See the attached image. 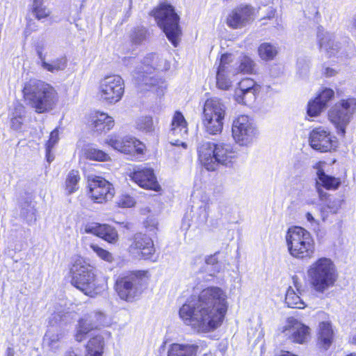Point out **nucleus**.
Returning a JSON list of instances; mask_svg holds the SVG:
<instances>
[{
    "instance_id": "1",
    "label": "nucleus",
    "mask_w": 356,
    "mask_h": 356,
    "mask_svg": "<svg viewBox=\"0 0 356 356\" xmlns=\"http://www.w3.org/2000/svg\"><path fill=\"white\" fill-rule=\"evenodd\" d=\"M227 309V295L219 287H208L198 296L189 298L179 314L184 323L197 332H207L219 327Z\"/></svg>"
},
{
    "instance_id": "2",
    "label": "nucleus",
    "mask_w": 356,
    "mask_h": 356,
    "mask_svg": "<svg viewBox=\"0 0 356 356\" xmlns=\"http://www.w3.org/2000/svg\"><path fill=\"white\" fill-rule=\"evenodd\" d=\"M22 92L24 101L39 114L51 111L59 99L56 89L42 80L31 79L26 82Z\"/></svg>"
},
{
    "instance_id": "3",
    "label": "nucleus",
    "mask_w": 356,
    "mask_h": 356,
    "mask_svg": "<svg viewBox=\"0 0 356 356\" xmlns=\"http://www.w3.org/2000/svg\"><path fill=\"white\" fill-rule=\"evenodd\" d=\"M157 26L165 33L168 40L177 47L181 35L180 17L175 7L168 1H160L149 13Z\"/></svg>"
},
{
    "instance_id": "4",
    "label": "nucleus",
    "mask_w": 356,
    "mask_h": 356,
    "mask_svg": "<svg viewBox=\"0 0 356 356\" xmlns=\"http://www.w3.org/2000/svg\"><path fill=\"white\" fill-rule=\"evenodd\" d=\"M307 274L311 286L321 293L333 287L338 279L334 262L327 257H321L312 262L307 268Z\"/></svg>"
},
{
    "instance_id": "5",
    "label": "nucleus",
    "mask_w": 356,
    "mask_h": 356,
    "mask_svg": "<svg viewBox=\"0 0 356 356\" xmlns=\"http://www.w3.org/2000/svg\"><path fill=\"white\" fill-rule=\"evenodd\" d=\"M70 272L72 284L90 297H95L104 290V284L97 282L95 268L83 261L77 259Z\"/></svg>"
},
{
    "instance_id": "6",
    "label": "nucleus",
    "mask_w": 356,
    "mask_h": 356,
    "mask_svg": "<svg viewBox=\"0 0 356 356\" xmlns=\"http://www.w3.org/2000/svg\"><path fill=\"white\" fill-rule=\"evenodd\" d=\"M286 243L289 254L294 258L308 260L314 257L315 242L312 234L301 227H293L288 229Z\"/></svg>"
},
{
    "instance_id": "7",
    "label": "nucleus",
    "mask_w": 356,
    "mask_h": 356,
    "mask_svg": "<svg viewBox=\"0 0 356 356\" xmlns=\"http://www.w3.org/2000/svg\"><path fill=\"white\" fill-rule=\"evenodd\" d=\"M226 108L220 99L208 98L204 104L202 121L207 133L211 135L220 134L223 129V120Z\"/></svg>"
},
{
    "instance_id": "8",
    "label": "nucleus",
    "mask_w": 356,
    "mask_h": 356,
    "mask_svg": "<svg viewBox=\"0 0 356 356\" xmlns=\"http://www.w3.org/2000/svg\"><path fill=\"white\" fill-rule=\"evenodd\" d=\"M355 111L356 98L353 97L341 99L329 110L328 119L334 124L337 133L341 137H345L346 127Z\"/></svg>"
},
{
    "instance_id": "9",
    "label": "nucleus",
    "mask_w": 356,
    "mask_h": 356,
    "mask_svg": "<svg viewBox=\"0 0 356 356\" xmlns=\"http://www.w3.org/2000/svg\"><path fill=\"white\" fill-rule=\"evenodd\" d=\"M124 93V82L120 76L108 74L99 81L97 95L102 101L108 104H116L122 99Z\"/></svg>"
},
{
    "instance_id": "10",
    "label": "nucleus",
    "mask_w": 356,
    "mask_h": 356,
    "mask_svg": "<svg viewBox=\"0 0 356 356\" xmlns=\"http://www.w3.org/2000/svg\"><path fill=\"white\" fill-rule=\"evenodd\" d=\"M146 275V271L138 270L118 278L115 288L119 297L126 301H133L140 293V286Z\"/></svg>"
},
{
    "instance_id": "11",
    "label": "nucleus",
    "mask_w": 356,
    "mask_h": 356,
    "mask_svg": "<svg viewBox=\"0 0 356 356\" xmlns=\"http://www.w3.org/2000/svg\"><path fill=\"white\" fill-rule=\"evenodd\" d=\"M154 55L144 58L140 65L134 71V80L139 87L147 89L159 85V79Z\"/></svg>"
},
{
    "instance_id": "12",
    "label": "nucleus",
    "mask_w": 356,
    "mask_h": 356,
    "mask_svg": "<svg viewBox=\"0 0 356 356\" xmlns=\"http://www.w3.org/2000/svg\"><path fill=\"white\" fill-rule=\"evenodd\" d=\"M257 134L253 120L247 115H240L233 120L232 134L240 145H247Z\"/></svg>"
},
{
    "instance_id": "13",
    "label": "nucleus",
    "mask_w": 356,
    "mask_h": 356,
    "mask_svg": "<svg viewBox=\"0 0 356 356\" xmlns=\"http://www.w3.org/2000/svg\"><path fill=\"white\" fill-rule=\"evenodd\" d=\"M127 251L136 259H152L156 250L151 237L142 233L136 234L130 240Z\"/></svg>"
},
{
    "instance_id": "14",
    "label": "nucleus",
    "mask_w": 356,
    "mask_h": 356,
    "mask_svg": "<svg viewBox=\"0 0 356 356\" xmlns=\"http://www.w3.org/2000/svg\"><path fill=\"white\" fill-rule=\"evenodd\" d=\"M309 142L312 149L321 153L334 152L339 145L337 138L322 127H316L310 131Z\"/></svg>"
},
{
    "instance_id": "15",
    "label": "nucleus",
    "mask_w": 356,
    "mask_h": 356,
    "mask_svg": "<svg viewBox=\"0 0 356 356\" xmlns=\"http://www.w3.org/2000/svg\"><path fill=\"white\" fill-rule=\"evenodd\" d=\"M325 162H318L314 165L316 172V184L315 187L318 195L320 200H326L329 196V193L323 190L336 191L341 184V180L339 177H335L328 175L325 172Z\"/></svg>"
},
{
    "instance_id": "16",
    "label": "nucleus",
    "mask_w": 356,
    "mask_h": 356,
    "mask_svg": "<svg viewBox=\"0 0 356 356\" xmlns=\"http://www.w3.org/2000/svg\"><path fill=\"white\" fill-rule=\"evenodd\" d=\"M255 9L248 3H241L234 8L226 17L225 22L232 29L246 26L254 19Z\"/></svg>"
},
{
    "instance_id": "17",
    "label": "nucleus",
    "mask_w": 356,
    "mask_h": 356,
    "mask_svg": "<svg viewBox=\"0 0 356 356\" xmlns=\"http://www.w3.org/2000/svg\"><path fill=\"white\" fill-rule=\"evenodd\" d=\"M104 319V315L102 312H92L83 316L76 326L75 340L78 342L85 340L89 332L100 328Z\"/></svg>"
},
{
    "instance_id": "18",
    "label": "nucleus",
    "mask_w": 356,
    "mask_h": 356,
    "mask_svg": "<svg viewBox=\"0 0 356 356\" xmlns=\"http://www.w3.org/2000/svg\"><path fill=\"white\" fill-rule=\"evenodd\" d=\"M106 143L119 152L131 154H144L146 150L145 145L133 137L119 138L111 135L106 140Z\"/></svg>"
},
{
    "instance_id": "19",
    "label": "nucleus",
    "mask_w": 356,
    "mask_h": 356,
    "mask_svg": "<svg viewBox=\"0 0 356 356\" xmlns=\"http://www.w3.org/2000/svg\"><path fill=\"white\" fill-rule=\"evenodd\" d=\"M261 90L262 86L253 79L245 77L238 83L234 98L238 104H247L248 102L255 100Z\"/></svg>"
},
{
    "instance_id": "20",
    "label": "nucleus",
    "mask_w": 356,
    "mask_h": 356,
    "mask_svg": "<svg viewBox=\"0 0 356 356\" xmlns=\"http://www.w3.org/2000/svg\"><path fill=\"white\" fill-rule=\"evenodd\" d=\"M88 188L90 197L96 203H103L113 198L114 188L111 183L101 177H90Z\"/></svg>"
},
{
    "instance_id": "21",
    "label": "nucleus",
    "mask_w": 356,
    "mask_h": 356,
    "mask_svg": "<svg viewBox=\"0 0 356 356\" xmlns=\"http://www.w3.org/2000/svg\"><path fill=\"white\" fill-rule=\"evenodd\" d=\"M282 332L292 342L303 344L309 341L311 330L306 325L296 319H289L284 326Z\"/></svg>"
},
{
    "instance_id": "22",
    "label": "nucleus",
    "mask_w": 356,
    "mask_h": 356,
    "mask_svg": "<svg viewBox=\"0 0 356 356\" xmlns=\"http://www.w3.org/2000/svg\"><path fill=\"white\" fill-rule=\"evenodd\" d=\"M86 124L92 131L102 134L111 130L114 127L115 122L108 114L99 111H94L87 115Z\"/></svg>"
},
{
    "instance_id": "23",
    "label": "nucleus",
    "mask_w": 356,
    "mask_h": 356,
    "mask_svg": "<svg viewBox=\"0 0 356 356\" xmlns=\"http://www.w3.org/2000/svg\"><path fill=\"white\" fill-rule=\"evenodd\" d=\"M130 177L135 183L142 188L156 192L161 190V187L156 180L154 171L151 168L135 170Z\"/></svg>"
},
{
    "instance_id": "24",
    "label": "nucleus",
    "mask_w": 356,
    "mask_h": 356,
    "mask_svg": "<svg viewBox=\"0 0 356 356\" xmlns=\"http://www.w3.org/2000/svg\"><path fill=\"white\" fill-rule=\"evenodd\" d=\"M198 156H227L234 152L232 145L227 143L202 141L197 147Z\"/></svg>"
},
{
    "instance_id": "25",
    "label": "nucleus",
    "mask_w": 356,
    "mask_h": 356,
    "mask_svg": "<svg viewBox=\"0 0 356 356\" xmlns=\"http://www.w3.org/2000/svg\"><path fill=\"white\" fill-rule=\"evenodd\" d=\"M110 337L111 333L104 330L91 337L86 346L85 356H102L105 347V339Z\"/></svg>"
},
{
    "instance_id": "26",
    "label": "nucleus",
    "mask_w": 356,
    "mask_h": 356,
    "mask_svg": "<svg viewBox=\"0 0 356 356\" xmlns=\"http://www.w3.org/2000/svg\"><path fill=\"white\" fill-rule=\"evenodd\" d=\"M64 335V331L60 327L51 326L47 330L43 338V346L56 351L60 348V343Z\"/></svg>"
},
{
    "instance_id": "27",
    "label": "nucleus",
    "mask_w": 356,
    "mask_h": 356,
    "mask_svg": "<svg viewBox=\"0 0 356 356\" xmlns=\"http://www.w3.org/2000/svg\"><path fill=\"white\" fill-rule=\"evenodd\" d=\"M170 131L173 135L184 136L188 133V123L181 111L175 112L170 125Z\"/></svg>"
},
{
    "instance_id": "28",
    "label": "nucleus",
    "mask_w": 356,
    "mask_h": 356,
    "mask_svg": "<svg viewBox=\"0 0 356 356\" xmlns=\"http://www.w3.org/2000/svg\"><path fill=\"white\" fill-rule=\"evenodd\" d=\"M197 348L192 344L173 343L168 350V356H196Z\"/></svg>"
},
{
    "instance_id": "29",
    "label": "nucleus",
    "mask_w": 356,
    "mask_h": 356,
    "mask_svg": "<svg viewBox=\"0 0 356 356\" xmlns=\"http://www.w3.org/2000/svg\"><path fill=\"white\" fill-rule=\"evenodd\" d=\"M333 331L328 322H321L319 324L318 344L327 350L332 342Z\"/></svg>"
},
{
    "instance_id": "30",
    "label": "nucleus",
    "mask_w": 356,
    "mask_h": 356,
    "mask_svg": "<svg viewBox=\"0 0 356 356\" xmlns=\"http://www.w3.org/2000/svg\"><path fill=\"white\" fill-rule=\"evenodd\" d=\"M36 209L35 205L29 199H24L20 202V216L29 225L36 221Z\"/></svg>"
},
{
    "instance_id": "31",
    "label": "nucleus",
    "mask_w": 356,
    "mask_h": 356,
    "mask_svg": "<svg viewBox=\"0 0 356 356\" xmlns=\"http://www.w3.org/2000/svg\"><path fill=\"white\" fill-rule=\"evenodd\" d=\"M200 163L209 171H213L220 165L232 166L229 157H199Z\"/></svg>"
},
{
    "instance_id": "32",
    "label": "nucleus",
    "mask_w": 356,
    "mask_h": 356,
    "mask_svg": "<svg viewBox=\"0 0 356 356\" xmlns=\"http://www.w3.org/2000/svg\"><path fill=\"white\" fill-rule=\"evenodd\" d=\"M295 287L298 293H296L295 290L290 286L286 293L285 302L289 307L303 309L305 307V303L303 302L300 297V293L299 291L298 286L296 282H294Z\"/></svg>"
},
{
    "instance_id": "33",
    "label": "nucleus",
    "mask_w": 356,
    "mask_h": 356,
    "mask_svg": "<svg viewBox=\"0 0 356 356\" xmlns=\"http://www.w3.org/2000/svg\"><path fill=\"white\" fill-rule=\"evenodd\" d=\"M238 72L243 74H257L254 60L249 55L243 54L238 58Z\"/></svg>"
},
{
    "instance_id": "34",
    "label": "nucleus",
    "mask_w": 356,
    "mask_h": 356,
    "mask_svg": "<svg viewBox=\"0 0 356 356\" xmlns=\"http://www.w3.org/2000/svg\"><path fill=\"white\" fill-rule=\"evenodd\" d=\"M278 51L275 46L270 42H263L258 47V55L263 60H273L277 55Z\"/></svg>"
},
{
    "instance_id": "35",
    "label": "nucleus",
    "mask_w": 356,
    "mask_h": 356,
    "mask_svg": "<svg viewBox=\"0 0 356 356\" xmlns=\"http://www.w3.org/2000/svg\"><path fill=\"white\" fill-rule=\"evenodd\" d=\"M31 11L36 19L42 20L51 15V11L44 5V0H33Z\"/></svg>"
},
{
    "instance_id": "36",
    "label": "nucleus",
    "mask_w": 356,
    "mask_h": 356,
    "mask_svg": "<svg viewBox=\"0 0 356 356\" xmlns=\"http://www.w3.org/2000/svg\"><path fill=\"white\" fill-rule=\"evenodd\" d=\"M135 128L142 133H151L154 131L152 117L149 115L140 116L135 122Z\"/></svg>"
},
{
    "instance_id": "37",
    "label": "nucleus",
    "mask_w": 356,
    "mask_h": 356,
    "mask_svg": "<svg viewBox=\"0 0 356 356\" xmlns=\"http://www.w3.org/2000/svg\"><path fill=\"white\" fill-rule=\"evenodd\" d=\"M67 65V59L65 56L56 58L51 63L47 62L42 63V68L51 73L64 70Z\"/></svg>"
},
{
    "instance_id": "38",
    "label": "nucleus",
    "mask_w": 356,
    "mask_h": 356,
    "mask_svg": "<svg viewBox=\"0 0 356 356\" xmlns=\"http://www.w3.org/2000/svg\"><path fill=\"white\" fill-rule=\"evenodd\" d=\"M79 180L80 176L78 171L70 172L65 181V189L68 194H72L77 191Z\"/></svg>"
},
{
    "instance_id": "39",
    "label": "nucleus",
    "mask_w": 356,
    "mask_h": 356,
    "mask_svg": "<svg viewBox=\"0 0 356 356\" xmlns=\"http://www.w3.org/2000/svg\"><path fill=\"white\" fill-rule=\"evenodd\" d=\"M99 237L110 243H114L118 239V234L115 229L113 227L106 224H102L101 234Z\"/></svg>"
},
{
    "instance_id": "40",
    "label": "nucleus",
    "mask_w": 356,
    "mask_h": 356,
    "mask_svg": "<svg viewBox=\"0 0 356 356\" xmlns=\"http://www.w3.org/2000/svg\"><path fill=\"white\" fill-rule=\"evenodd\" d=\"M59 141V132L57 129L51 131L49 139L45 143V156H51L52 150Z\"/></svg>"
},
{
    "instance_id": "41",
    "label": "nucleus",
    "mask_w": 356,
    "mask_h": 356,
    "mask_svg": "<svg viewBox=\"0 0 356 356\" xmlns=\"http://www.w3.org/2000/svg\"><path fill=\"white\" fill-rule=\"evenodd\" d=\"M324 108L325 106L315 97L308 102L307 113L311 117H316L321 113Z\"/></svg>"
},
{
    "instance_id": "42",
    "label": "nucleus",
    "mask_w": 356,
    "mask_h": 356,
    "mask_svg": "<svg viewBox=\"0 0 356 356\" xmlns=\"http://www.w3.org/2000/svg\"><path fill=\"white\" fill-rule=\"evenodd\" d=\"M232 62V60L231 54H222L219 59L216 73H228L229 67H230Z\"/></svg>"
},
{
    "instance_id": "43",
    "label": "nucleus",
    "mask_w": 356,
    "mask_h": 356,
    "mask_svg": "<svg viewBox=\"0 0 356 356\" xmlns=\"http://www.w3.org/2000/svg\"><path fill=\"white\" fill-rule=\"evenodd\" d=\"M323 201H325V207L333 214L337 213L341 207L342 201L338 198L331 197L330 194L327 199Z\"/></svg>"
},
{
    "instance_id": "44",
    "label": "nucleus",
    "mask_w": 356,
    "mask_h": 356,
    "mask_svg": "<svg viewBox=\"0 0 356 356\" xmlns=\"http://www.w3.org/2000/svg\"><path fill=\"white\" fill-rule=\"evenodd\" d=\"M89 247L102 259L109 263H111L113 261V257L111 253L108 251L102 248L95 243H90Z\"/></svg>"
},
{
    "instance_id": "45",
    "label": "nucleus",
    "mask_w": 356,
    "mask_h": 356,
    "mask_svg": "<svg viewBox=\"0 0 356 356\" xmlns=\"http://www.w3.org/2000/svg\"><path fill=\"white\" fill-rule=\"evenodd\" d=\"M334 97V90L331 88H325L318 94L316 98L317 100L320 101L322 105L325 108L328 102L331 101Z\"/></svg>"
},
{
    "instance_id": "46",
    "label": "nucleus",
    "mask_w": 356,
    "mask_h": 356,
    "mask_svg": "<svg viewBox=\"0 0 356 356\" xmlns=\"http://www.w3.org/2000/svg\"><path fill=\"white\" fill-rule=\"evenodd\" d=\"M216 85L220 89L228 90L232 85L228 73H216Z\"/></svg>"
},
{
    "instance_id": "47",
    "label": "nucleus",
    "mask_w": 356,
    "mask_h": 356,
    "mask_svg": "<svg viewBox=\"0 0 356 356\" xmlns=\"http://www.w3.org/2000/svg\"><path fill=\"white\" fill-rule=\"evenodd\" d=\"M102 225L97 222L88 223L84 226V232L99 236L101 234Z\"/></svg>"
},
{
    "instance_id": "48",
    "label": "nucleus",
    "mask_w": 356,
    "mask_h": 356,
    "mask_svg": "<svg viewBox=\"0 0 356 356\" xmlns=\"http://www.w3.org/2000/svg\"><path fill=\"white\" fill-rule=\"evenodd\" d=\"M117 204L120 207L128 208L133 207L135 201L131 196L123 195L120 197Z\"/></svg>"
},
{
    "instance_id": "49",
    "label": "nucleus",
    "mask_w": 356,
    "mask_h": 356,
    "mask_svg": "<svg viewBox=\"0 0 356 356\" xmlns=\"http://www.w3.org/2000/svg\"><path fill=\"white\" fill-rule=\"evenodd\" d=\"M218 252H216L215 254L208 256L205 259V262L208 265L215 266L216 270L217 272H219L220 268L218 266V259L217 257V254Z\"/></svg>"
},
{
    "instance_id": "50",
    "label": "nucleus",
    "mask_w": 356,
    "mask_h": 356,
    "mask_svg": "<svg viewBox=\"0 0 356 356\" xmlns=\"http://www.w3.org/2000/svg\"><path fill=\"white\" fill-rule=\"evenodd\" d=\"M37 30H38V26L35 24V23L32 19H29L27 22L26 26L24 29L25 37H28L33 32H34Z\"/></svg>"
},
{
    "instance_id": "51",
    "label": "nucleus",
    "mask_w": 356,
    "mask_h": 356,
    "mask_svg": "<svg viewBox=\"0 0 356 356\" xmlns=\"http://www.w3.org/2000/svg\"><path fill=\"white\" fill-rule=\"evenodd\" d=\"M157 224L154 219L149 218L145 222V226L149 232H154L157 229Z\"/></svg>"
},
{
    "instance_id": "52",
    "label": "nucleus",
    "mask_w": 356,
    "mask_h": 356,
    "mask_svg": "<svg viewBox=\"0 0 356 356\" xmlns=\"http://www.w3.org/2000/svg\"><path fill=\"white\" fill-rule=\"evenodd\" d=\"M22 119V116H15L12 118L11 119V125L15 129L20 128L22 122L20 121Z\"/></svg>"
},
{
    "instance_id": "53",
    "label": "nucleus",
    "mask_w": 356,
    "mask_h": 356,
    "mask_svg": "<svg viewBox=\"0 0 356 356\" xmlns=\"http://www.w3.org/2000/svg\"><path fill=\"white\" fill-rule=\"evenodd\" d=\"M335 72H336L334 70L330 68V67H327V68H325L324 73H325V76H332L335 74Z\"/></svg>"
},
{
    "instance_id": "54",
    "label": "nucleus",
    "mask_w": 356,
    "mask_h": 356,
    "mask_svg": "<svg viewBox=\"0 0 356 356\" xmlns=\"http://www.w3.org/2000/svg\"><path fill=\"white\" fill-rule=\"evenodd\" d=\"M330 40L327 38L322 37L321 39H319L318 41V45L320 48H323L324 46H325V43L327 42Z\"/></svg>"
},
{
    "instance_id": "55",
    "label": "nucleus",
    "mask_w": 356,
    "mask_h": 356,
    "mask_svg": "<svg viewBox=\"0 0 356 356\" xmlns=\"http://www.w3.org/2000/svg\"><path fill=\"white\" fill-rule=\"evenodd\" d=\"M91 154H92V156H107V154L105 152H104L103 151L97 150V149H93V152H92Z\"/></svg>"
},
{
    "instance_id": "56",
    "label": "nucleus",
    "mask_w": 356,
    "mask_h": 356,
    "mask_svg": "<svg viewBox=\"0 0 356 356\" xmlns=\"http://www.w3.org/2000/svg\"><path fill=\"white\" fill-rule=\"evenodd\" d=\"M38 58H40V60L41 61L40 65L42 67V63L43 62H47L46 60H45V57H44V56L43 55V54H42V52L41 51H38Z\"/></svg>"
},
{
    "instance_id": "57",
    "label": "nucleus",
    "mask_w": 356,
    "mask_h": 356,
    "mask_svg": "<svg viewBox=\"0 0 356 356\" xmlns=\"http://www.w3.org/2000/svg\"><path fill=\"white\" fill-rule=\"evenodd\" d=\"M87 158L89 159L91 161H107V159H106L107 157H92V156H90V157H87Z\"/></svg>"
},
{
    "instance_id": "58",
    "label": "nucleus",
    "mask_w": 356,
    "mask_h": 356,
    "mask_svg": "<svg viewBox=\"0 0 356 356\" xmlns=\"http://www.w3.org/2000/svg\"><path fill=\"white\" fill-rule=\"evenodd\" d=\"M306 218L311 223L316 222V220L314 219V218L313 217V216L310 213H306Z\"/></svg>"
},
{
    "instance_id": "59",
    "label": "nucleus",
    "mask_w": 356,
    "mask_h": 356,
    "mask_svg": "<svg viewBox=\"0 0 356 356\" xmlns=\"http://www.w3.org/2000/svg\"><path fill=\"white\" fill-rule=\"evenodd\" d=\"M275 17V11L271 10L268 15L261 18L262 20L264 19H271Z\"/></svg>"
},
{
    "instance_id": "60",
    "label": "nucleus",
    "mask_w": 356,
    "mask_h": 356,
    "mask_svg": "<svg viewBox=\"0 0 356 356\" xmlns=\"http://www.w3.org/2000/svg\"><path fill=\"white\" fill-rule=\"evenodd\" d=\"M7 356H15L14 349L12 348H8L6 350Z\"/></svg>"
},
{
    "instance_id": "61",
    "label": "nucleus",
    "mask_w": 356,
    "mask_h": 356,
    "mask_svg": "<svg viewBox=\"0 0 356 356\" xmlns=\"http://www.w3.org/2000/svg\"><path fill=\"white\" fill-rule=\"evenodd\" d=\"M350 343L356 345V333L352 334L349 338Z\"/></svg>"
},
{
    "instance_id": "62",
    "label": "nucleus",
    "mask_w": 356,
    "mask_h": 356,
    "mask_svg": "<svg viewBox=\"0 0 356 356\" xmlns=\"http://www.w3.org/2000/svg\"><path fill=\"white\" fill-rule=\"evenodd\" d=\"M65 356H77V355L72 350L66 352Z\"/></svg>"
},
{
    "instance_id": "63",
    "label": "nucleus",
    "mask_w": 356,
    "mask_h": 356,
    "mask_svg": "<svg viewBox=\"0 0 356 356\" xmlns=\"http://www.w3.org/2000/svg\"><path fill=\"white\" fill-rule=\"evenodd\" d=\"M280 356H297L296 355L292 354L290 352H283Z\"/></svg>"
},
{
    "instance_id": "64",
    "label": "nucleus",
    "mask_w": 356,
    "mask_h": 356,
    "mask_svg": "<svg viewBox=\"0 0 356 356\" xmlns=\"http://www.w3.org/2000/svg\"><path fill=\"white\" fill-rule=\"evenodd\" d=\"M181 145L184 148L186 149L187 147V145L185 143H181Z\"/></svg>"
}]
</instances>
